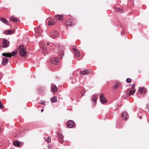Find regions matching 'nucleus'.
<instances>
[{
    "label": "nucleus",
    "mask_w": 149,
    "mask_h": 149,
    "mask_svg": "<svg viewBox=\"0 0 149 149\" xmlns=\"http://www.w3.org/2000/svg\"><path fill=\"white\" fill-rule=\"evenodd\" d=\"M85 93V92H84L83 93H81V95L80 96V97H79V98H81L82 97H83Z\"/></svg>",
    "instance_id": "473e14b6"
},
{
    "label": "nucleus",
    "mask_w": 149,
    "mask_h": 149,
    "mask_svg": "<svg viewBox=\"0 0 149 149\" xmlns=\"http://www.w3.org/2000/svg\"><path fill=\"white\" fill-rule=\"evenodd\" d=\"M73 51L74 52V53L75 52H77V51H78L77 49L75 48H74L73 49Z\"/></svg>",
    "instance_id": "f704fd0d"
},
{
    "label": "nucleus",
    "mask_w": 149,
    "mask_h": 149,
    "mask_svg": "<svg viewBox=\"0 0 149 149\" xmlns=\"http://www.w3.org/2000/svg\"><path fill=\"white\" fill-rule=\"evenodd\" d=\"M14 32L13 30H9L5 31V34L6 35H10L13 34Z\"/></svg>",
    "instance_id": "f3484780"
},
{
    "label": "nucleus",
    "mask_w": 149,
    "mask_h": 149,
    "mask_svg": "<svg viewBox=\"0 0 149 149\" xmlns=\"http://www.w3.org/2000/svg\"><path fill=\"white\" fill-rule=\"evenodd\" d=\"M76 81H75V82H74V81H72L71 82V83H72V84H74V83H75Z\"/></svg>",
    "instance_id": "58836bf2"
},
{
    "label": "nucleus",
    "mask_w": 149,
    "mask_h": 149,
    "mask_svg": "<svg viewBox=\"0 0 149 149\" xmlns=\"http://www.w3.org/2000/svg\"><path fill=\"white\" fill-rule=\"evenodd\" d=\"M146 108L149 109V103H148L146 104Z\"/></svg>",
    "instance_id": "72a5a7b5"
},
{
    "label": "nucleus",
    "mask_w": 149,
    "mask_h": 149,
    "mask_svg": "<svg viewBox=\"0 0 149 149\" xmlns=\"http://www.w3.org/2000/svg\"><path fill=\"white\" fill-rule=\"evenodd\" d=\"M13 145L14 146H19L20 145V143L18 141H15L13 142Z\"/></svg>",
    "instance_id": "4be33fe9"
},
{
    "label": "nucleus",
    "mask_w": 149,
    "mask_h": 149,
    "mask_svg": "<svg viewBox=\"0 0 149 149\" xmlns=\"http://www.w3.org/2000/svg\"><path fill=\"white\" fill-rule=\"evenodd\" d=\"M52 147V146H48V147L49 148H51V147Z\"/></svg>",
    "instance_id": "ea45409f"
},
{
    "label": "nucleus",
    "mask_w": 149,
    "mask_h": 149,
    "mask_svg": "<svg viewBox=\"0 0 149 149\" xmlns=\"http://www.w3.org/2000/svg\"><path fill=\"white\" fill-rule=\"evenodd\" d=\"M46 102L45 101H42L40 103L42 105H45V104Z\"/></svg>",
    "instance_id": "7c9ffc66"
},
{
    "label": "nucleus",
    "mask_w": 149,
    "mask_h": 149,
    "mask_svg": "<svg viewBox=\"0 0 149 149\" xmlns=\"http://www.w3.org/2000/svg\"><path fill=\"white\" fill-rule=\"evenodd\" d=\"M58 140L62 144L64 141V136L60 133H58Z\"/></svg>",
    "instance_id": "1a4fd4ad"
},
{
    "label": "nucleus",
    "mask_w": 149,
    "mask_h": 149,
    "mask_svg": "<svg viewBox=\"0 0 149 149\" xmlns=\"http://www.w3.org/2000/svg\"><path fill=\"white\" fill-rule=\"evenodd\" d=\"M98 95H97V96H96L95 95H93L92 96L91 100L92 101L94 102L95 104L97 102V100L98 98Z\"/></svg>",
    "instance_id": "ddd939ff"
},
{
    "label": "nucleus",
    "mask_w": 149,
    "mask_h": 149,
    "mask_svg": "<svg viewBox=\"0 0 149 149\" xmlns=\"http://www.w3.org/2000/svg\"><path fill=\"white\" fill-rule=\"evenodd\" d=\"M121 116L123 119L125 120H127L129 118L128 115L126 111H123L122 113Z\"/></svg>",
    "instance_id": "9b49d317"
},
{
    "label": "nucleus",
    "mask_w": 149,
    "mask_h": 149,
    "mask_svg": "<svg viewBox=\"0 0 149 149\" xmlns=\"http://www.w3.org/2000/svg\"><path fill=\"white\" fill-rule=\"evenodd\" d=\"M10 45V42L7 39L4 38L3 39L2 46L3 48L8 47Z\"/></svg>",
    "instance_id": "423d86ee"
},
{
    "label": "nucleus",
    "mask_w": 149,
    "mask_h": 149,
    "mask_svg": "<svg viewBox=\"0 0 149 149\" xmlns=\"http://www.w3.org/2000/svg\"><path fill=\"white\" fill-rule=\"evenodd\" d=\"M51 90L52 91L54 92H55L57 90L56 86L55 85H52L51 87Z\"/></svg>",
    "instance_id": "dca6fc26"
},
{
    "label": "nucleus",
    "mask_w": 149,
    "mask_h": 149,
    "mask_svg": "<svg viewBox=\"0 0 149 149\" xmlns=\"http://www.w3.org/2000/svg\"><path fill=\"white\" fill-rule=\"evenodd\" d=\"M46 141L49 143H50L51 141V140L49 139V138L48 137L47 139H46Z\"/></svg>",
    "instance_id": "c756f323"
},
{
    "label": "nucleus",
    "mask_w": 149,
    "mask_h": 149,
    "mask_svg": "<svg viewBox=\"0 0 149 149\" xmlns=\"http://www.w3.org/2000/svg\"><path fill=\"white\" fill-rule=\"evenodd\" d=\"M59 34L57 31H54L51 33L49 36L52 38L55 39L58 36Z\"/></svg>",
    "instance_id": "6e6552de"
},
{
    "label": "nucleus",
    "mask_w": 149,
    "mask_h": 149,
    "mask_svg": "<svg viewBox=\"0 0 149 149\" xmlns=\"http://www.w3.org/2000/svg\"><path fill=\"white\" fill-rule=\"evenodd\" d=\"M75 124L74 122L72 120H70L67 122V127L69 128H74Z\"/></svg>",
    "instance_id": "0eeeda50"
},
{
    "label": "nucleus",
    "mask_w": 149,
    "mask_h": 149,
    "mask_svg": "<svg viewBox=\"0 0 149 149\" xmlns=\"http://www.w3.org/2000/svg\"><path fill=\"white\" fill-rule=\"evenodd\" d=\"M64 48L63 47H59L58 49V55L61 59H62L63 56L64 55Z\"/></svg>",
    "instance_id": "20e7f679"
},
{
    "label": "nucleus",
    "mask_w": 149,
    "mask_h": 149,
    "mask_svg": "<svg viewBox=\"0 0 149 149\" xmlns=\"http://www.w3.org/2000/svg\"><path fill=\"white\" fill-rule=\"evenodd\" d=\"M50 101L52 103H55L57 102V97L56 96H54L50 99Z\"/></svg>",
    "instance_id": "412c9836"
},
{
    "label": "nucleus",
    "mask_w": 149,
    "mask_h": 149,
    "mask_svg": "<svg viewBox=\"0 0 149 149\" xmlns=\"http://www.w3.org/2000/svg\"><path fill=\"white\" fill-rule=\"evenodd\" d=\"M126 81L128 83H130L131 82L132 80L130 78H127L126 80Z\"/></svg>",
    "instance_id": "a878e982"
},
{
    "label": "nucleus",
    "mask_w": 149,
    "mask_h": 149,
    "mask_svg": "<svg viewBox=\"0 0 149 149\" xmlns=\"http://www.w3.org/2000/svg\"><path fill=\"white\" fill-rule=\"evenodd\" d=\"M100 101L102 104H104L106 103L107 100L105 98L104 96L102 93H100Z\"/></svg>",
    "instance_id": "39448f33"
},
{
    "label": "nucleus",
    "mask_w": 149,
    "mask_h": 149,
    "mask_svg": "<svg viewBox=\"0 0 149 149\" xmlns=\"http://www.w3.org/2000/svg\"><path fill=\"white\" fill-rule=\"evenodd\" d=\"M8 59L6 57H3L2 61V64L4 66L7 64L8 62Z\"/></svg>",
    "instance_id": "f8f14e48"
},
{
    "label": "nucleus",
    "mask_w": 149,
    "mask_h": 149,
    "mask_svg": "<svg viewBox=\"0 0 149 149\" xmlns=\"http://www.w3.org/2000/svg\"><path fill=\"white\" fill-rule=\"evenodd\" d=\"M47 45H49V43H47Z\"/></svg>",
    "instance_id": "79ce46f5"
},
{
    "label": "nucleus",
    "mask_w": 149,
    "mask_h": 149,
    "mask_svg": "<svg viewBox=\"0 0 149 149\" xmlns=\"http://www.w3.org/2000/svg\"><path fill=\"white\" fill-rule=\"evenodd\" d=\"M136 91V90L135 89H134L133 90V91H132L131 90H130L129 91V95H133L134 93H135Z\"/></svg>",
    "instance_id": "b1692460"
},
{
    "label": "nucleus",
    "mask_w": 149,
    "mask_h": 149,
    "mask_svg": "<svg viewBox=\"0 0 149 149\" xmlns=\"http://www.w3.org/2000/svg\"><path fill=\"white\" fill-rule=\"evenodd\" d=\"M109 116V114H106V117L108 119L109 118V116Z\"/></svg>",
    "instance_id": "4c0bfd02"
},
{
    "label": "nucleus",
    "mask_w": 149,
    "mask_h": 149,
    "mask_svg": "<svg viewBox=\"0 0 149 149\" xmlns=\"http://www.w3.org/2000/svg\"><path fill=\"white\" fill-rule=\"evenodd\" d=\"M44 110V109H41V112H43V111Z\"/></svg>",
    "instance_id": "a19ab883"
},
{
    "label": "nucleus",
    "mask_w": 149,
    "mask_h": 149,
    "mask_svg": "<svg viewBox=\"0 0 149 149\" xmlns=\"http://www.w3.org/2000/svg\"><path fill=\"white\" fill-rule=\"evenodd\" d=\"M0 20L4 24L7 25H9L8 21L6 19L3 18H0Z\"/></svg>",
    "instance_id": "2eb2a0df"
},
{
    "label": "nucleus",
    "mask_w": 149,
    "mask_h": 149,
    "mask_svg": "<svg viewBox=\"0 0 149 149\" xmlns=\"http://www.w3.org/2000/svg\"><path fill=\"white\" fill-rule=\"evenodd\" d=\"M121 35H122V33H121Z\"/></svg>",
    "instance_id": "a18cd8bd"
},
{
    "label": "nucleus",
    "mask_w": 149,
    "mask_h": 149,
    "mask_svg": "<svg viewBox=\"0 0 149 149\" xmlns=\"http://www.w3.org/2000/svg\"><path fill=\"white\" fill-rule=\"evenodd\" d=\"M71 21L72 20L71 19L68 20L65 23L66 25L68 26H72V22H71Z\"/></svg>",
    "instance_id": "6ab92c4d"
},
{
    "label": "nucleus",
    "mask_w": 149,
    "mask_h": 149,
    "mask_svg": "<svg viewBox=\"0 0 149 149\" xmlns=\"http://www.w3.org/2000/svg\"><path fill=\"white\" fill-rule=\"evenodd\" d=\"M147 92V90L146 88L142 87H140L137 93V96L138 97H140L141 96H145Z\"/></svg>",
    "instance_id": "f257e3e1"
},
{
    "label": "nucleus",
    "mask_w": 149,
    "mask_h": 149,
    "mask_svg": "<svg viewBox=\"0 0 149 149\" xmlns=\"http://www.w3.org/2000/svg\"><path fill=\"white\" fill-rule=\"evenodd\" d=\"M1 47V45H0V48Z\"/></svg>",
    "instance_id": "49530a36"
},
{
    "label": "nucleus",
    "mask_w": 149,
    "mask_h": 149,
    "mask_svg": "<svg viewBox=\"0 0 149 149\" xmlns=\"http://www.w3.org/2000/svg\"><path fill=\"white\" fill-rule=\"evenodd\" d=\"M119 86V84H117L116 85L114 86V89H117Z\"/></svg>",
    "instance_id": "c85d7f7f"
},
{
    "label": "nucleus",
    "mask_w": 149,
    "mask_h": 149,
    "mask_svg": "<svg viewBox=\"0 0 149 149\" xmlns=\"http://www.w3.org/2000/svg\"><path fill=\"white\" fill-rule=\"evenodd\" d=\"M120 126L119 127H118V125H117V127L118 128H121L122 127V125L121 124H120Z\"/></svg>",
    "instance_id": "e433bc0d"
},
{
    "label": "nucleus",
    "mask_w": 149,
    "mask_h": 149,
    "mask_svg": "<svg viewBox=\"0 0 149 149\" xmlns=\"http://www.w3.org/2000/svg\"><path fill=\"white\" fill-rule=\"evenodd\" d=\"M135 83H134L132 85V88L134 90L135 88Z\"/></svg>",
    "instance_id": "2f4dec72"
},
{
    "label": "nucleus",
    "mask_w": 149,
    "mask_h": 149,
    "mask_svg": "<svg viewBox=\"0 0 149 149\" xmlns=\"http://www.w3.org/2000/svg\"><path fill=\"white\" fill-rule=\"evenodd\" d=\"M17 53V51H14L12 53H2V55L3 56L11 57L12 56H14Z\"/></svg>",
    "instance_id": "7ed1b4c3"
},
{
    "label": "nucleus",
    "mask_w": 149,
    "mask_h": 149,
    "mask_svg": "<svg viewBox=\"0 0 149 149\" xmlns=\"http://www.w3.org/2000/svg\"><path fill=\"white\" fill-rule=\"evenodd\" d=\"M80 101L79 100H76V102H79Z\"/></svg>",
    "instance_id": "37998d69"
},
{
    "label": "nucleus",
    "mask_w": 149,
    "mask_h": 149,
    "mask_svg": "<svg viewBox=\"0 0 149 149\" xmlns=\"http://www.w3.org/2000/svg\"><path fill=\"white\" fill-rule=\"evenodd\" d=\"M80 74L81 75H85L86 74H90L89 70L88 69L82 71H81Z\"/></svg>",
    "instance_id": "4468645a"
},
{
    "label": "nucleus",
    "mask_w": 149,
    "mask_h": 149,
    "mask_svg": "<svg viewBox=\"0 0 149 149\" xmlns=\"http://www.w3.org/2000/svg\"><path fill=\"white\" fill-rule=\"evenodd\" d=\"M19 50L20 56L23 57H25L26 56L27 52L24 49V45H20L18 47Z\"/></svg>",
    "instance_id": "f03ea898"
},
{
    "label": "nucleus",
    "mask_w": 149,
    "mask_h": 149,
    "mask_svg": "<svg viewBox=\"0 0 149 149\" xmlns=\"http://www.w3.org/2000/svg\"><path fill=\"white\" fill-rule=\"evenodd\" d=\"M55 24V21L54 20L52 19H50L48 22L49 25H52Z\"/></svg>",
    "instance_id": "5701e85b"
},
{
    "label": "nucleus",
    "mask_w": 149,
    "mask_h": 149,
    "mask_svg": "<svg viewBox=\"0 0 149 149\" xmlns=\"http://www.w3.org/2000/svg\"><path fill=\"white\" fill-rule=\"evenodd\" d=\"M4 108V106L3 105L1 101L0 100V109H3Z\"/></svg>",
    "instance_id": "bb28decb"
},
{
    "label": "nucleus",
    "mask_w": 149,
    "mask_h": 149,
    "mask_svg": "<svg viewBox=\"0 0 149 149\" xmlns=\"http://www.w3.org/2000/svg\"><path fill=\"white\" fill-rule=\"evenodd\" d=\"M80 91H84V88H83L82 87H81L80 88Z\"/></svg>",
    "instance_id": "c9c22d12"
},
{
    "label": "nucleus",
    "mask_w": 149,
    "mask_h": 149,
    "mask_svg": "<svg viewBox=\"0 0 149 149\" xmlns=\"http://www.w3.org/2000/svg\"><path fill=\"white\" fill-rule=\"evenodd\" d=\"M140 118L141 119V116H140Z\"/></svg>",
    "instance_id": "c03bdc74"
},
{
    "label": "nucleus",
    "mask_w": 149,
    "mask_h": 149,
    "mask_svg": "<svg viewBox=\"0 0 149 149\" xmlns=\"http://www.w3.org/2000/svg\"><path fill=\"white\" fill-rule=\"evenodd\" d=\"M59 60L57 58L53 57L51 58L50 61L54 64L57 65L58 64Z\"/></svg>",
    "instance_id": "9d476101"
},
{
    "label": "nucleus",
    "mask_w": 149,
    "mask_h": 149,
    "mask_svg": "<svg viewBox=\"0 0 149 149\" xmlns=\"http://www.w3.org/2000/svg\"><path fill=\"white\" fill-rule=\"evenodd\" d=\"M75 53L77 58H79V57L80 54L79 51H77V52H75Z\"/></svg>",
    "instance_id": "393cba45"
},
{
    "label": "nucleus",
    "mask_w": 149,
    "mask_h": 149,
    "mask_svg": "<svg viewBox=\"0 0 149 149\" xmlns=\"http://www.w3.org/2000/svg\"><path fill=\"white\" fill-rule=\"evenodd\" d=\"M56 18L60 21H62L63 20V17L62 15H56L55 16Z\"/></svg>",
    "instance_id": "a211bd4d"
},
{
    "label": "nucleus",
    "mask_w": 149,
    "mask_h": 149,
    "mask_svg": "<svg viewBox=\"0 0 149 149\" xmlns=\"http://www.w3.org/2000/svg\"><path fill=\"white\" fill-rule=\"evenodd\" d=\"M10 20L11 21L16 22L18 21L17 18L13 16H11L10 18Z\"/></svg>",
    "instance_id": "aec40b11"
},
{
    "label": "nucleus",
    "mask_w": 149,
    "mask_h": 149,
    "mask_svg": "<svg viewBox=\"0 0 149 149\" xmlns=\"http://www.w3.org/2000/svg\"><path fill=\"white\" fill-rule=\"evenodd\" d=\"M117 10L120 11V13L123 12V9H120L119 8H118L117 9Z\"/></svg>",
    "instance_id": "cd10ccee"
}]
</instances>
